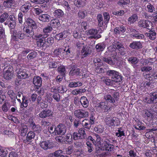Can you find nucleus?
I'll use <instances>...</instances> for the list:
<instances>
[{
  "label": "nucleus",
  "mask_w": 157,
  "mask_h": 157,
  "mask_svg": "<svg viewBox=\"0 0 157 157\" xmlns=\"http://www.w3.org/2000/svg\"><path fill=\"white\" fill-rule=\"evenodd\" d=\"M106 75L111 77L112 81L116 83L121 82L122 80V77L120 73L115 70H108L106 71Z\"/></svg>",
  "instance_id": "f257e3e1"
},
{
  "label": "nucleus",
  "mask_w": 157,
  "mask_h": 157,
  "mask_svg": "<svg viewBox=\"0 0 157 157\" xmlns=\"http://www.w3.org/2000/svg\"><path fill=\"white\" fill-rule=\"evenodd\" d=\"M119 93L118 92L114 91L111 94H106L104 96V98L106 101L114 104V103L117 102L119 99Z\"/></svg>",
  "instance_id": "f03ea898"
},
{
  "label": "nucleus",
  "mask_w": 157,
  "mask_h": 157,
  "mask_svg": "<svg viewBox=\"0 0 157 157\" xmlns=\"http://www.w3.org/2000/svg\"><path fill=\"white\" fill-rule=\"evenodd\" d=\"M112 108V106L108 105V103L106 101H101L97 104L96 111L99 113H102L109 110H111Z\"/></svg>",
  "instance_id": "7ed1b4c3"
},
{
  "label": "nucleus",
  "mask_w": 157,
  "mask_h": 157,
  "mask_svg": "<svg viewBox=\"0 0 157 157\" xmlns=\"http://www.w3.org/2000/svg\"><path fill=\"white\" fill-rule=\"evenodd\" d=\"M3 77L6 80H9L12 78L13 75V68L11 66L5 67L3 72Z\"/></svg>",
  "instance_id": "20e7f679"
},
{
  "label": "nucleus",
  "mask_w": 157,
  "mask_h": 157,
  "mask_svg": "<svg viewBox=\"0 0 157 157\" xmlns=\"http://www.w3.org/2000/svg\"><path fill=\"white\" fill-rule=\"evenodd\" d=\"M144 101L150 104L157 103V92H152L150 93L147 97L145 98Z\"/></svg>",
  "instance_id": "39448f33"
},
{
  "label": "nucleus",
  "mask_w": 157,
  "mask_h": 157,
  "mask_svg": "<svg viewBox=\"0 0 157 157\" xmlns=\"http://www.w3.org/2000/svg\"><path fill=\"white\" fill-rule=\"evenodd\" d=\"M74 115L76 117L81 119L87 117L89 115V113L87 111L78 109L74 111Z\"/></svg>",
  "instance_id": "423d86ee"
},
{
  "label": "nucleus",
  "mask_w": 157,
  "mask_h": 157,
  "mask_svg": "<svg viewBox=\"0 0 157 157\" xmlns=\"http://www.w3.org/2000/svg\"><path fill=\"white\" fill-rule=\"evenodd\" d=\"M150 62L148 60L146 59H143L141 62V71L142 72H148L151 71L152 67L151 66H146Z\"/></svg>",
  "instance_id": "0eeeda50"
},
{
  "label": "nucleus",
  "mask_w": 157,
  "mask_h": 157,
  "mask_svg": "<svg viewBox=\"0 0 157 157\" xmlns=\"http://www.w3.org/2000/svg\"><path fill=\"white\" fill-rule=\"evenodd\" d=\"M138 24L140 27L146 28L149 30L152 28V23L148 20H140L138 22Z\"/></svg>",
  "instance_id": "6e6552de"
},
{
  "label": "nucleus",
  "mask_w": 157,
  "mask_h": 157,
  "mask_svg": "<svg viewBox=\"0 0 157 157\" xmlns=\"http://www.w3.org/2000/svg\"><path fill=\"white\" fill-rule=\"evenodd\" d=\"M17 0H6L3 2V5L6 8H13L17 6Z\"/></svg>",
  "instance_id": "1a4fd4ad"
},
{
  "label": "nucleus",
  "mask_w": 157,
  "mask_h": 157,
  "mask_svg": "<svg viewBox=\"0 0 157 157\" xmlns=\"http://www.w3.org/2000/svg\"><path fill=\"white\" fill-rule=\"evenodd\" d=\"M40 146L44 150L52 149L54 147L53 142L49 140L43 141L40 144Z\"/></svg>",
  "instance_id": "9d476101"
},
{
  "label": "nucleus",
  "mask_w": 157,
  "mask_h": 157,
  "mask_svg": "<svg viewBox=\"0 0 157 157\" xmlns=\"http://www.w3.org/2000/svg\"><path fill=\"white\" fill-rule=\"evenodd\" d=\"M113 47L114 48L117 49L119 51V52L123 56L125 54V49L123 45L119 42H117L113 45Z\"/></svg>",
  "instance_id": "9b49d317"
},
{
  "label": "nucleus",
  "mask_w": 157,
  "mask_h": 157,
  "mask_svg": "<svg viewBox=\"0 0 157 157\" xmlns=\"http://www.w3.org/2000/svg\"><path fill=\"white\" fill-rule=\"evenodd\" d=\"M98 33V31L96 29H92L89 30L87 33L88 35L91 36L89 37L90 38L97 39L101 37V36L100 35H97Z\"/></svg>",
  "instance_id": "f8f14e48"
},
{
  "label": "nucleus",
  "mask_w": 157,
  "mask_h": 157,
  "mask_svg": "<svg viewBox=\"0 0 157 157\" xmlns=\"http://www.w3.org/2000/svg\"><path fill=\"white\" fill-rule=\"evenodd\" d=\"M66 131V128L65 126L63 124H60L56 128V134L63 135L65 133Z\"/></svg>",
  "instance_id": "ddd939ff"
},
{
  "label": "nucleus",
  "mask_w": 157,
  "mask_h": 157,
  "mask_svg": "<svg viewBox=\"0 0 157 157\" xmlns=\"http://www.w3.org/2000/svg\"><path fill=\"white\" fill-rule=\"evenodd\" d=\"M28 73L26 69L21 68L18 71L17 76L19 78L25 79L29 77Z\"/></svg>",
  "instance_id": "4468645a"
},
{
  "label": "nucleus",
  "mask_w": 157,
  "mask_h": 157,
  "mask_svg": "<svg viewBox=\"0 0 157 157\" xmlns=\"http://www.w3.org/2000/svg\"><path fill=\"white\" fill-rule=\"evenodd\" d=\"M10 32L13 33H12L13 34L12 36L16 38H17L20 39H23L25 37V34L23 33L22 31L13 29Z\"/></svg>",
  "instance_id": "2eb2a0df"
},
{
  "label": "nucleus",
  "mask_w": 157,
  "mask_h": 157,
  "mask_svg": "<svg viewBox=\"0 0 157 157\" xmlns=\"http://www.w3.org/2000/svg\"><path fill=\"white\" fill-rule=\"evenodd\" d=\"M32 7L31 4L27 2L21 6V10L24 13H27Z\"/></svg>",
  "instance_id": "dca6fc26"
},
{
  "label": "nucleus",
  "mask_w": 157,
  "mask_h": 157,
  "mask_svg": "<svg viewBox=\"0 0 157 157\" xmlns=\"http://www.w3.org/2000/svg\"><path fill=\"white\" fill-rule=\"evenodd\" d=\"M33 29H34V28L30 26L24 27V31L25 33V35L28 37H33L34 35V32L33 30Z\"/></svg>",
  "instance_id": "f3484780"
},
{
  "label": "nucleus",
  "mask_w": 157,
  "mask_h": 157,
  "mask_svg": "<svg viewBox=\"0 0 157 157\" xmlns=\"http://www.w3.org/2000/svg\"><path fill=\"white\" fill-rule=\"evenodd\" d=\"M64 51L61 52V57L63 58H68L71 54V49L69 47H66L64 49L63 48Z\"/></svg>",
  "instance_id": "a211bd4d"
},
{
  "label": "nucleus",
  "mask_w": 157,
  "mask_h": 157,
  "mask_svg": "<svg viewBox=\"0 0 157 157\" xmlns=\"http://www.w3.org/2000/svg\"><path fill=\"white\" fill-rule=\"evenodd\" d=\"M143 113H144V117H146L148 120L150 121L153 119L154 115L151 110L144 109L143 110Z\"/></svg>",
  "instance_id": "6ab92c4d"
},
{
  "label": "nucleus",
  "mask_w": 157,
  "mask_h": 157,
  "mask_svg": "<svg viewBox=\"0 0 157 157\" xmlns=\"http://www.w3.org/2000/svg\"><path fill=\"white\" fill-rule=\"evenodd\" d=\"M52 115V113L51 110L49 109H45L40 113L39 116L40 118H45Z\"/></svg>",
  "instance_id": "aec40b11"
},
{
  "label": "nucleus",
  "mask_w": 157,
  "mask_h": 157,
  "mask_svg": "<svg viewBox=\"0 0 157 157\" xmlns=\"http://www.w3.org/2000/svg\"><path fill=\"white\" fill-rule=\"evenodd\" d=\"M129 47L134 49H138L142 48V44L140 41H133L130 44Z\"/></svg>",
  "instance_id": "412c9836"
},
{
  "label": "nucleus",
  "mask_w": 157,
  "mask_h": 157,
  "mask_svg": "<svg viewBox=\"0 0 157 157\" xmlns=\"http://www.w3.org/2000/svg\"><path fill=\"white\" fill-rule=\"evenodd\" d=\"M35 136V134L32 131H30L27 135L26 140H24V141L25 143L27 142H31L34 139Z\"/></svg>",
  "instance_id": "4be33fe9"
},
{
  "label": "nucleus",
  "mask_w": 157,
  "mask_h": 157,
  "mask_svg": "<svg viewBox=\"0 0 157 157\" xmlns=\"http://www.w3.org/2000/svg\"><path fill=\"white\" fill-rule=\"evenodd\" d=\"M80 69L76 67H74L70 70L69 74L71 76H77L80 75Z\"/></svg>",
  "instance_id": "5701e85b"
},
{
  "label": "nucleus",
  "mask_w": 157,
  "mask_h": 157,
  "mask_svg": "<svg viewBox=\"0 0 157 157\" xmlns=\"http://www.w3.org/2000/svg\"><path fill=\"white\" fill-rule=\"evenodd\" d=\"M67 32L64 31L59 33L57 34L55 36L56 40H61L65 38L67 36Z\"/></svg>",
  "instance_id": "b1692460"
},
{
  "label": "nucleus",
  "mask_w": 157,
  "mask_h": 157,
  "mask_svg": "<svg viewBox=\"0 0 157 157\" xmlns=\"http://www.w3.org/2000/svg\"><path fill=\"white\" fill-rule=\"evenodd\" d=\"M105 120L106 124L109 126L115 125V120L114 119V117H107L105 118Z\"/></svg>",
  "instance_id": "393cba45"
},
{
  "label": "nucleus",
  "mask_w": 157,
  "mask_h": 157,
  "mask_svg": "<svg viewBox=\"0 0 157 157\" xmlns=\"http://www.w3.org/2000/svg\"><path fill=\"white\" fill-rule=\"evenodd\" d=\"M33 84L36 86L40 87L41 86L42 79L38 76H34L33 80Z\"/></svg>",
  "instance_id": "a878e982"
},
{
  "label": "nucleus",
  "mask_w": 157,
  "mask_h": 157,
  "mask_svg": "<svg viewBox=\"0 0 157 157\" xmlns=\"http://www.w3.org/2000/svg\"><path fill=\"white\" fill-rule=\"evenodd\" d=\"M49 24L52 27L55 28H58L60 26L59 21L57 18H54L52 20Z\"/></svg>",
  "instance_id": "bb28decb"
},
{
  "label": "nucleus",
  "mask_w": 157,
  "mask_h": 157,
  "mask_svg": "<svg viewBox=\"0 0 157 157\" xmlns=\"http://www.w3.org/2000/svg\"><path fill=\"white\" fill-rule=\"evenodd\" d=\"M82 125L84 128L89 129L91 127L92 124L89 121V120L85 118L82 121Z\"/></svg>",
  "instance_id": "cd10ccee"
},
{
  "label": "nucleus",
  "mask_w": 157,
  "mask_h": 157,
  "mask_svg": "<svg viewBox=\"0 0 157 157\" xmlns=\"http://www.w3.org/2000/svg\"><path fill=\"white\" fill-rule=\"evenodd\" d=\"M50 18V16L46 14H42L39 17V20L44 22H48Z\"/></svg>",
  "instance_id": "c85d7f7f"
},
{
  "label": "nucleus",
  "mask_w": 157,
  "mask_h": 157,
  "mask_svg": "<svg viewBox=\"0 0 157 157\" xmlns=\"http://www.w3.org/2000/svg\"><path fill=\"white\" fill-rule=\"evenodd\" d=\"M89 48L90 47L86 46L83 47L81 52V55L85 57L90 54L91 53V51Z\"/></svg>",
  "instance_id": "c756f323"
},
{
  "label": "nucleus",
  "mask_w": 157,
  "mask_h": 157,
  "mask_svg": "<svg viewBox=\"0 0 157 157\" xmlns=\"http://www.w3.org/2000/svg\"><path fill=\"white\" fill-rule=\"evenodd\" d=\"M80 101L82 105L84 108H87L89 105V101L87 98L85 97H82L80 98Z\"/></svg>",
  "instance_id": "7c9ffc66"
},
{
  "label": "nucleus",
  "mask_w": 157,
  "mask_h": 157,
  "mask_svg": "<svg viewBox=\"0 0 157 157\" xmlns=\"http://www.w3.org/2000/svg\"><path fill=\"white\" fill-rule=\"evenodd\" d=\"M64 143L70 144L73 142L72 135L71 134H68L66 136H63Z\"/></svg>",
  "instance_id": "2f4dec72"
},
{
  "label": "nucleus",
  "mask_w": 157,
  "mask_h": 157,
  "mask_svg": "<svg viewBox=\"0 0 157 157\" xmlns=\"http://www.w3.org/2000/svg\"><path fill=\"white\" fill-rule=\"evenodd\" d=\"M48 35L47 34H36L33 37L34 39L37 40H44L46 38Z\"/></svg>",
  "instance_id": "473e14b6"
},
{
  "label": "nucleus",
  "mask_w": 157,
  "mask_h": 157,
  "mask_svg": "<svg viewBox=\"0 0 157 157\" xmlns=\"http://www.w3.org/2000/svg\"><path fill=\"white\" fill-rule=\"evenodd\" d=\"M26 22L29 24V26L31 27L34 29L36 28L37 25L35 22L32 18H28L26 19Z\"/></svg>",
  "instance_id": "72a5a7b5"
},
{
  "label": "nucleus",
  "mask_w": 157,
  "mask_h": 157,
  "mask_svg": "<svg viewBox=\"0 0 157 157\" xmlns=\"http://www.w3.org/2000/svg\"><path fill=\"white\" fill-rule=\"evenodd\" d=\"M105 47V45L104 43L101 42L97 44L95 46L97 52H100L103 51Z\"/></svg>",
  "instance_id": "f704fd0d"
},
{
  "label": "nucleus",
  "mask_w": 157,
  "mask_h": 157,
  "mask_svg": "<svg viewBox=\"0 0 157 157\" xmlns=\"http://www.w3.org/2000/svg\"><path fill=\"white\" fill-rule=\"evenodd\" d=\"M156 33L154 31H151L149 33H147L145 34V35L149 37V38L152 40H153L156 38Z\"/></svg>",
  "instance_id": "c9c22d12"
},
{
  "label": "nucleus",
  "mask_w": 157,
  "mask_h": 157,
  "mask_svg": "<svg viewBox=\"0 0 157 157\" xmlns=\"http://www.w3.org/2000/svg\"><path fill=\"white\" fill-rule=\"evenodd\" d=\"M138 19V17L137 15L136 14H134L128 18V21L130 24H133L137 21Z\"/></svg>",
  "instance_id": "e433bc0d"
},
{
  "label": "nucleus",
  "mask_w": 157,
  "mask_h": 157,
  "mask_svg": "<svg viewBox=\"0 0 157 157\" xmlns=\"http://www.w3.org/2000/svg\"><path fill=\"white\" fill-rule=\"evenodd\" d=\"M139 59L136 57H129L128 59V61L129 63L132 65L137 64L138 62Z\"/></svg>",
  "instance_id": "4c0bfd02"
},
{
  "label": "nucleus",
  "mask_w": 157,
  "mask_h": 157,
  "mask_svg": "<svg viewBox=\"0 0 157 157\" xmlns=\"http://www.w3.org/2000/svg\"><path fill=\"white\" fill-rule=\"evenodd\" d=\"M32 127L33 130L36 133H39L41 131V127L39 125H36L35 123H33Z\"/></svg>",
  "instance_id": "58836bf2"
},
{
  "label": "nucleus",
  "mask_w": 157,
  "mask_h": 157,
  "mask_svg": "<svg viewBox=\"0 0 157 157\" xmlns=\"http://www.w3.org/2000/svg\"><path fill=\"white\" fill-rule=\"evenodd\" d=\"M86 90L84 89H76L73 90L71 94L73 95H77L85 92Z\"/></svg>",
  "instance_id": "ea45409f"
},
{
  "label": "nucleus",
  "mask_w": 157,
  "mask_h": 157,
  "mask_svg": "<svg viewBox=\"0 0 157 157\" xmlns=\"http://www.w3.org/2000/svg\"><path fill=\"white\" fill-rule=\"evenodd\" d=\"M102 61L109 65H114V62L112 60L111 57H103L102 58Z\"/></svg>",
  "instance_id": "a19ab883"
},
{
  "label": "nucleus",
  "mask_w": 157,
  "mask_h": 157,
  "mask_svg": "<svg viewBox=\"0 0 157 157\" xmlns=\"http://www.w3.org/2000/svg\"><path fill=\"white\" fill-rule=\"evenodd\" d=\"M93 137L94 139H96V141H95L96 144H95V145L102 144V141L101 140V137L99 135L95 133L93 134Z\"/></svg>",
  "instance_id": "79ce46f5"
},
{
  "label": "nucleus",
  "mask_w": 157,
  "mask_h": 157,
  "mask_svg": "<svg viewBox=\"0 0 157 157\" xmlns=\"http://www.w3.org/2000/svg\"><path fill=\"white\" fill-rule=\"evenodd\" d=\"M28 130V127L26 125L22 126L20 129L21 135L23 136H25Z\"/></svg>",
  "instance_id": "37998d69"
},
{
  "label": "nucleus",
  "mask_w": 157,
  "mask_h": 157,
  "mask_svg": "<svg viewBox=\"0 0 157 157\" xmlns=\"http://www.w3.org/2000/svg\"><path fill=\"white\" fill-rule=\"evenodd\" d=\"M54 14L55 17L60 18L63 15L64 13L61 10L58 9L54 11Z\"/></svg>",
  "instance_id": "c03bdc74"
},
{
  "label": "nucleus",
  "mask_w": 157,
  "mask_h": 157,
  "mask_svg": "<svg viewBox=\"0 0 157 157\" xmlns=\"http://www.w3.org/2000/svg\"><path fill=\"white\" fill-rule=\"evenodd\" d=\"M103 147L104 148V150L110 151L113 150L114 147V146L113 145L108 144L107 143H106L103 145Z\"/></svg>",
  "instance_id": "a18cd8bd"
},
{
  "label": "nucleus",
  "mask_w": 157,
  "mask_h": 157,
  "mask_svg": "<svg viewBox=\"0 0 157 157\" xmlns=\"http://www.w3.org/2000/svg\"><path fill=\"white\" fill-rule=\"evenodd\" d=\"M8 14L6 12H4L0 16V23L4 22L9 17Z\"/></svg>",
  "instance_id": "49530a36"
},
{
  "label": "nucleus",
  "mask_w": 157,
  "mask_h": 157,
  "mask_svg": "<svg viewBox=\"0 0 157 157\" xmlns=\"http://www.w3.org/2000/svg\"><path fill=\"white\" fill-rule=\"evenodd\" d=\"M57 71L62 75L63 76L65 75L66 73L65 67L63 65H61L59 67L57 68Z\"/></svg>",
  "instance_id": "de8ad7c7"
},
{
  "label": "nucleus",
  "mask_w": 157,
  "mask_h": 157,
  "mask_svg": "<svg viewBox=\"0 0 157 157\" xmlns=\"http://www.w3.org/2000/svg\"><path fill=\"white\" fill-rule=\"evenodd\" d=\"M7 151L5 148L0 147V156L2 157H5L7 155Z\"/></svg>",
  "instance_id": "09e8293b"
},
{
  "label": "nucleus",
  "mask_w": 157,
  "mask_h": 157,
  "mask_svg": "<svg viewBox=\"0 0 157 157\" xmlns=\"http://www.w3.org/2000/svg\"><path fill=\"white\" fill-rule=\"evenodd\" d=\"M97 146L96 148V152L98 154L100 153L104 150V148L103 147V144H96Z\"/></svg>",
  "instance_id": "8fccbe9b"
},
{
  "label": "nucleus",
  "mask_w": 157,
  "mask_h": 157,
  "mask_svg": "<svg viewBox=\"0 0 157 157\" xmlns=\"http://www.w3.org/2000/svg\"><path fill=\"white\" fill-rule=\"evenodd\" d=\"M58 92L60 94L65 93L67 91L66 86H64L60 85L58 87Z\"/></svg>",
  "instance_id": "3c124183"
},
{
  "label": "nucleus",
  "mask_w": 157,
  "mask_h": 157,
  "mask_svg": "<svg viewBox=\"0 0 157 157\" xmlns=\"http://www.w3.org/2000/svg\"><path fill=\"white\" fill-rule=\"evenodd\" d=\"M52 30V28L50 25L48 24L46 27H45L43 29V32L45 34L50 33Z\"/></svg>",
  "instance_id": "603ef678"
},
{
  "label": "nucleus",
  "mask_w": 157,
  "mask_h": 157,
  "mask_svg": "<svg viewBox=\"0 0 157 157\" xmlns=\"http://www.w3.org/2000/svg\"><path fill=\"white\" fill-rule=\"evenodd\" d=\"M85 130V129L84 128H80L78 131V133L81 136V139H84L86 137V135Z\"/></svg>",
  "instance_id": "864d4df0"
},
{
  "label": "nucleus",
  "mask_w": 157,
  "mask_h": 157,
  "mask_svg": "<svg viewBox=\"0 0 157 157\" xmlns=\"http://www.w3.org/2000/svg\"><path fill=\"white\" fill-rule=\"evenodd\" d=\"M104 127L101 125H98L94 128V131L97 133H101L104 130Z\"/></svg>",
  "instance_id": "5fc2aeb1"
},
{
  "label": "nucleus",
  "mask_w": 157,
  "mask_h": 157,
  "mask_svg": "<svg viewBox=\"0 0 157 157\" xmlns=\"http://www.w3.org/2000/svg\"><path fill=\"white\" fill-rule=\"evenodd\" d=\"M37 53L35 51H33L29 53L27 56V58L28 60H30L33 59L36 57Z\"/></svg>",
  "instance_id": "6e6d98bb"
},
{
  "label": "nucleus",
  "mask_w": 157,
  "mask_h": 157,
  "mask_svg": "<svg viewBox=\"0 0 157 157\" xmlns=\"http://www.w3.org/2000/svg\"><path fill=\"white\" fill-rule=\"evenodd\" d=\"M137 124L134 126V128L137 130H144L145 127L142 125V123L139 121L136 122Z\"/></svg>",
  "instance_id": "4d7b16f0"
},
{
  "label": "nucleus",
  "mask_w": 157,
  "mask_h": 157,
  "mask_svg": "<svg viewBox=\"0 0 157 157\" xmlns=\"http://www.w3.org/2000/svg\"><path fill=\"white\" fill-rule=\"evenodd\" d=\"M63 51V48H59L55 49L53 52L54 55L61 57V53Z\"/></svg>",
  "instance_id": "13d9d810"
},
{
  "label": "nucleus",
  "mask_w": 157,
  "mask_h": 157,
  "mask_svg": "<svg viewBox=\"0 0 157 157\" xmlns=\"http://www.w3.org/2000/svg\"><path fill=\"white\" fill-rule=\"evenodd\" d=\"M86 14L85 10H80L78 13V16L80 18L82 19L85 17Z\"/></svg>",
  "instance_id": "bf43d9fd"
},
{
  "label": "nucleus",
  "mask_w": 157,
  "mask_h": 157,
  "mask_svg": "<svg viewBox=\"0 0 157 157\" xmlns=\"http://www.w3.org/2000/svg\"><path fill=\"white\" fill-rule=\"evenodd\" d=\"M104 17V23L106 24L109 22L110 19V16L108 13L107 12H104L103 13Z\"/></svg>",
  "instance_id": "052dcab7"
},
{
  "label": "nucleus",
  "mask_w": 157,
  "mask_h": 157,
  "mask_svg": "<svg viewBox=\"0 0 157 157\" xmlns=\"http://www.w3.org/2000/svg\"><path fill=\"white\" fill-rule=\"evenodd\" d=\"M147 10L150 13L154 12L155 11V8L150 3H149L147 6Z\"/></svg>",
  "instance_id": "680f3d73"
},
{
  "label": "nucleus",
  "mask_w": 157,
  "mask_h": 157,
  "mask_svg": "<svg viewBox=\"0 0 157 157\" xmlns=\"http://www.w3.org/2000/svg\"><path fill=\"white\" fill-rule=\"evenodd\" d=\"M10 107V104L8 102L4 103L2 106V109L4 112H7Z\"/></svg>",
  "instance_id": "e2e57ef3"
},
{
  "label": "nucleus",
  "mask_w": 157,
  "mask_h": 157,
  "mask_svg": "<svg viewBox=\"0 0 157 157\" xmlns=\"http://www.w3.org/2000/svg\"><path fill=\"white\" fill-rule=\"evenodd\" d=\"M45 39L44 40H40L37 41L36 44L37 46L40 47H43L45 46Z\"/></svg>",
  "instance_id": "0e129e2a"
},
{
  "label": "nucleus",
  "mask_w": 157,
  "mask_h": 157,
  "mask_svg": "<svg viewBox=\"0 0 157 157\" xmlns=\"http://www.w3.org/2000/svg\"><path fill=\"white\" fill-rule=\"evenodd\" d=\"M116 135L118 137H121L122 136H124V133L121 128H118L117 132L116 133Z\"/></svg>",
  "instance_id": "69168bd1"
},
{
  "label": "nucleus",
  "mask_w": 157,
  "mask_h": 157,
  "mask_svg": "<svg viewBox=\"0 0 157 157\" xmlns=\"http://www.w3.org/2000/svg\"><path fill=\"white\" fill-rule=\"evenodd\" d=\"M130 0H121L117 2V4L119 5H122L123 6L125 5H127L130 3Z\"/></svg>",
  "instance_id": "338daca9"
},
{
  "label": "nucleus",
  "mask_w": 157,
  "mask_h": 157,
  "mask_svg": "<svg viewBox=\"0 0 157 157\" xmlns=\"http://www.w3.org/2000/svg\"><path fill=\"white\" fill-rule=\"evenodd\" d=\"M86 144L88 149V151L90 153L91 152L93 149L92 144L90 142L87 141L86 143Z\"/></svg>",
  "instance_id": "774afa93"
}]
</instances>
